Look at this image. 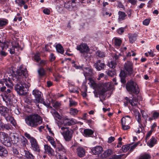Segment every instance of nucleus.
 Returning a JSON list of instances; mask_svg holds the SVG:
<instances>
[{
  "instance_id": "f257e3e1",
  "label": "nucleus",
  "mask_w": 159,
  "mask_h": 159,
  "mask_svg": "<svg viewBox=\"0 0 159 159\" xmlns=\"http://www.w3.org/2000/svg\"><path fill=\"white\" fill-rule=\"evenodd\" d=\"M28 76L26 68L23 65H20L16 71L12 74V80L17 83L15 87V90L20 95H24L27 93V88L24 81Z\"/></svg>"
},
{
  "instance_id": "f03ea898",
  "label": "nucleus",
  "mask_w": 159,
  "mask_h": 159,
  "mask_svg": "<svg viewBox=\"0 0 159 159\" xmlns=\"http://www.w3.org/2000/svg\"><path fill=\"white\" fill-rule=\"evenodd\" d=\"M25 121L28 126L35 128L42 123V119L38 114H33L26 116Z\"/></svg>"
},
{
  "instance_id": "7ed1b4c3",
  "label": "nucleus",
  "mask_w": 159,
  "mask_h": 159,
  "mask_svg": "<svg viewBox=\"0 0 159 159\" xmlns=\"http://www.w3.org/2000/svg\"><path fill=\"white\" fill-rule=\"evenodd\" d=\"M126 88L127 90L130 94H138L140 90L136 83L132 80L128 81L127 83Z\"/></svg>"
},
{
  "instance_id": "20e7f679",
  "label": "nucleus",
  "mask_w": 159,
  "mask_h": 159,
  "mask_svg": "<svg viewBox=\"0 0 159 159\" xmlns=\"http://www.w3.org/2000/svg\"><path fill=\"white\" fill-rule=\"evenodd\" d=\"M61 133L65 140L66 141H70L72 137L74 131L72 129H69V127H61Z\"/></svg>"
},
{
  "instance_id": "39448f33",
  "label": "nucleus",
  "mask_w": 159,
  "mask_h": 159,
  "mask_svg": "<svg viewBox=\"0 0 159 159\" xmlns=\"http://www.w3.org/2000/svg\"><path fill=\"white\" fill-rule=\"evenodd\" d=\"M0 140L2 143L7 147H10L12 145L11 141L8 134L4 132H0Z\"/></svg>"
},
{
  "instance_id": "423d86ee",
  "label": "nucleus",
  "mask_w": 159,
  "mask_h": 159,
  "mask_svg": "<svg viewBox=\"0 0 159 159\" xmlns=\"http://www.w3.org/2000/svg\"><path fill=\"white\" fill-rule=\"evenodd\" d=\"M124 67L127 75H131L133 73V64L131 61H127L124 65Z\"/></svg>"
},
{
  "instance_id": "0eeeda50",
  "label": "nucleus",
  "mask_w": 159,
  "mask_h": 159,
  "mask_svg": "<svg viewBox=\"0 0 159 159\" xmlns=\"http://www.w3.org/2000/svg\"><path fill=\"white\" fill-rule=\"evenodd\" d=\"M84 75L85 77H91L94 75L93 70L90 66L87 67L84 66L82 70Z\"/></svg>"
},
{
  "instance_id": "6e6552de",
  "label": "nucleus",
  "mask_w": 159,
  "mask_h": 159,
  "mask_svg": "<svg viewBox=\"0 0 159 159\" xmlns=\"http://www.w3.org/2000/svg\"><path fill=\"white\" fill-rule=\"evenodd\" d=\"M76 49L82 53L83 56H84V53L87 54L90 51V49L87 44L84 43L77 46Z\"/></svg>"
},
{
  "instance_id": "1a4fd4ad",
  "label": "nucleus",
  "mask_w": 159,
  "mask_h": 159,
  "mask_svg": "<svg viewBox=\"0 0 159 159\" xmlns=\"http://www.w3.org/2000/svg\"><path fill=\"white\" fill-rule=\"evenodd\" d=\"M13 136L14 139V140H13L14 141V143L16 144L18 142H20L23 146L25 147L28 143V141L27 139L23 136H21L20 138L16 136L15 135Z\"/></svg>"
},
{
  "instance_id": "9d476101",
  "label": "nucleus",
  "mask_w": 159,
  "mask_h": 159,
  "mask_svg": "<svg viewBox=\"0 0 159 159\" xmlns=\"http://www.w3.org/2000/svg\"><path fill=\"white\" fill-rule=\"evenodd\" d=\"M32 94L34 96L35 100L38 102H40V100L43 99L42 98V94L38 89H35L33 90Z\"/></svg>"
},
{
  "instance_id": "9b49d317",
  "label": "nucleus",
  "mask_w": 159,
  "mask_h": 159,
  "mask_svg": "<svg viewBox=\"0 0 159 159\" xmlns=\"http://www.w3.org/2000/svg\"><path fill=\"white\" fill-rule=\"evenodd\" d=\"M31 145V148L34 151L38 152H40V150L39 148V145H38L36 140L34 139L30 142Z\"/></svg>"
},
{
  "instance_id": "f8f14e48",
  "label": "nucleus",
  "mask_w": 159,
  "mask_h": 159,
  "mask_svg": "<svg viewBox=\"0 0 159 159\" xmlns=\"http://www.w3.org/2000/svg\"><path fill=\"white\" fill-rule=\"evenodd\" d=\"M1 96L3 100L6 102L7 105L11 104L13 97V95L12 94L5 93L4 95H1Z\"/></svg>"
},
{
  "instance_id": "ddd939ff",
  "label": "nucleus",
  "mask_w": 159,
  "mask_h": 159,
  "mask_svg": "<svg viewBox=\"0 0 159 159\" xmlns=\"http://www.w3.org/2000/svg\"><path fill=\"white\" fill-rule=\"evenodd\" d=\"M94 66L97 70L100 71L104 69L106 65L104 63L102 62L101 60H98L95 63Z\"/></svg>"
},
{
  "instance_id": "4468645a",
  "label": "nucleus",
  "mask_w": 159,
  "mask_h": 159,
  "mask_svg": "<svg viewBox=\"0 0 159 159\" xmlns=\"http://www.w3.org/2000/svg\"><path fill=\"white\" fill-rule=\"evenodd\" d=\"M2 119H0V131L1 129L2 130H12L13 127L12 126L9 124H5L2 121Z\"/></svg>"
},
{
  "instance_id": "2eb2a0df",
  "label": "nucleus",
  "mask_w": 159,
  "mask_h": 159,
  "mask_svg": "<svg viewBox=\"0 0 159 159\" xmlns=\"http://www.w3.org/2000/svg\"><path fill=\"white\" fill-rule=\"evenodd\" d=\"M4 116L7 122H10L13 126H16V123L13 117L9 115L8 114H6V115H4Z\"/></svg>"
},
{
  "instance_id": "dca6fc26",
  "label": "nucleus",
  "mask_w": 159,
  "mask_h": 159,
  "mask_svg": "<svg viewBox=\"0 0 159 159\" xmlns=\"http://www.w3.org/2000/svg\"><path fill=\"white\" fill-rule=\"evenodd\" d=\"M127 74V73L125 72V70H121L120 71L119 76L120 78L121 82L123 84L126 83V78Z\"/></svg>"
},
{
  "instance_id": "f3484780",
  "label": "nucleus",
  "mask_w": 159,
  "mask_h": 159,
  "mask_svg": "<svg viewBox=\"0 0 159 159\" xmlns=\"http://www.w3.org/2000/svg\"><path fill=\"white\" fill-rule=\"evenodd\" d=\"M92 152L95 155H98L103 151V148L101 146H97L92 149Z\"/></svg>"
},
{
  "instance_id": "a211bd4d",
  "label": "nucleus",
  "mask_w": 159,
  "mask_h": 159,
  "mask_svg": "<svg viewBox=\"0 0 159 159\" xmlns=\"http://www.w3.org/2000/svg\"><path fill=\"white\" fill-rule=\"evenodd\" d=\"M128 35L129 42L131 43H133L135 42L138 37V34L136 33L129 34Z\"/></svg>"
},
{
  "instance_id": "6ab92c4d",
  "label": "nucleus",
  "mask_w": 159,
  "mask_h": 159,
  "mask_svg": "<svg viewBox=\"0 0 159 159\" xmlns=\"http://www.w3.org/2000/svg\"><path fill=\"white\" fill-rule=\"evenodd\" d=\"M85 150L83 148L79 147L77 149V152L78 156L80 157H84L85 155Z\"/></svg>"
},
{
  "instance_id": "aec40b11",
  "label": "nucleus",
  "mask_w": 159,
  "mask_h": 159,
  "mask_svg": "<svg viewBox=\"0 0 159 159\" xmlns=\"http://www.w3.org/2000/svg\"><path fill=\"white\" fill-rule=\"evenodd\" d=\"M8 152L5 148L0 146V156L6 157L8 155Z\"/></svg>"
},
{
  "instance_id": "412c9836",
  "label": "nucleus",
  "mask_w": 159,
  "mask_h": 159,
  "mask_svg": "<svg viewBox=\"0 0 159 159\" xmlns=\"http://www.w3.org/2000/svg\"><path fill=\"white\" fill-rule=\"evenodd\" d=\"M38 76L41 79L44 77L46 75V72L44 69L43 67H40L38 70Z\"/></svg>"
},
{
  "instance_id": "4be33fe9",
  "label": "nucleus",
  "mask_w": 159,
  "mask_h": 159,
  "mask_svg": "<svg viewBox=\"0 0 159 159\" xmlns=\"http://www.w3.org/2000/svg\"><path fill=\"white\" fill-rule=\"evenodd\" d=\"M44 148L46 152L48 155H52L54 154L53 150L48 145H44Z\"/></svg>"
},
{
  "instance_id": "5701e85b",
  "label": "nucleus",
  "mask_w": 159,
  "mask_h": 159,
  "mask_svg": "<svg viewBox=\"0 0 159 159\" xmlns=\"http://www.w3.org/2000/svg\"><path fill=\"white\" fill-rule=\"evenodd\" d=\"M131 119L129 116L123 117L121 119V124H129L130 123Z\"/></svg>"
},
{
  "instance_id": "b1692460",
  "label": "nucleus",
  "mask_w": 159,
  "mask_h": 159,
  "mask_svg": "<svg viewBox=\"0 0 159 159\" xmlns=\"http://www.w3.org/2000/svg\"><path fill=\"white\" fill-rule=\"evenodd\" d=\"M11 45V43L9 41H7L2 43L1 47L2 50H5L7 49V48L9 49Z\"/></svg>"
},
{
  "instance_id": "393cba45",
  "label": "nucleus",
  "mask_w": 159,
  "mask_h": 159,
  "mask_svg": "<svg viewBox=\"0 0 159 159\" xmlns=\"http://www.w3.org/2000/svg\"><path fill=\"white\" fill-rule=\"evenodd\" d=\"M8 23V20L5 18H0V29L4 27Z\"/></svg>"
},
{
  "instance_id": "a878e982",
  "label": "nucleus",
  "mask_w": 159,
  "mask_h": 159,
  "mask_svg": "<svg viewBox=\"0 0 159 159\" xmlns=\"http://www.w3.org/2000/svg\"><path fill=\"white\" fill-rule=\"evenodd\" d=\"M4 80V83L9 88L12 89L13 86V84L10 78L8 77V79L6 78Z\"/></svg>"
},
{
  "instance_id": "bb28decb",
  "label": "nucleus",
  "mask_w": 159,
  "mask_h": 159,
  "mask_svg": "<svg viewBox=\"0 0 159 159\" xmlns=\"http://www.w3.org/2000/svg\"><path fill=\"white\" fill-rule=\"evenodd\" d=\"M118 18L119 21H120L124 20L127 16V14L123 11H119L118 12Z\"/></svg>"
},
{
  "instance_id": "cd10ccee",
  "label": "nucleus",
  "mask_w": 159,
  "mask_h": 159,
  "mask_svg": "<svg viewBox=\"0 0 159 159\" xmlns=\"http://www.w3.org/2000/svg\"><path fill=\"white\" fill-rule=\"evenodd\" d=\"M15 2L20 7H22L23 6L25 9H26L28 8V6L27 5L25 4V2L24 0H16Z\"/></svg>"
},
{
  "instance_id": "c85d7f7f",
  "label": "nucleus",
  "mask_w": 159,
  "mask_h": 159,
  "mask_svg": "<svg viewBox=\"0 0 159 159\" xmlns=\"http://www.w3.org/2000/svg\"><path fill=\"white\" fill-rule=\"evenodd\" d=\"M94 131L89 129H85L84 130V135L85 137H91L93 134Z\"/></svg>"
},
{
  "instance_id": "c756f323",
  "label": "nucleus",
  "mask_w": 159,
  "mask_h": 159,
  "mask_svg": "<svg viewBox=\"0 0 159 159\" xmlns=\"http://www.w3.org/2000/svg\"><path fill=\"white\" fill-rule=\"evenodd\" d=\"M77 123L76 120L73 118H71L69 121L64 123V125L71 126Z\"/></svg>"
},
{
  "instance_id": "7c9ffc66",
  "label": "nucleus",
  "mask_w": 159,
  "mask_h": 159,
  "mask_svg": "<svg viewBox=\"0 0 159 159\" xmlns=\"http://www.w3.org/2000/svg\"><path fill=\"white\" fill-rule=\"evenodd\" d=\"M25 157L27 159H34V157L29 151L24 150Z\"/></svg>"
},
{
  "instance_id": "2f4dec72",
  "label": "nucleus",
  "mask_w": 159,
  "mask_h": 159,
  "mask_svg": "<svg viewBox=\"0 0 159 159\" xmlns=\"http://www.w3.org/2000/svg\"><path fill=\"white\" fill-rule=\"evenodd\" d=\"M141 113L142 114L143 117L145 120V122L143 123V124L144 125L145 127H146V125L147 123V118L148 117V115L146 111L143 110H141Z\"/></svg>"
},
{
  "instance_id": "473e14b6",
  "label": "nucleus",
  "mask_w": 159,
  "mask_h": 159,
  "mask_svg": "<svg viewBox=\"0 0 159 159\" xmlns=\"http://www.w3.org/2000/svg\"><path fill=\"white\" fill-rule=\"evenodd\" d=\"M57 51L59 53L63 54L64 52V50L61 44H57L56 47Z\"/></svg>"
},
{
  "instance_id": "72a5a7b5",
  "label": "nucleus",
  "mask_w": 159,
  "mask_h": 159,
  "mask_svg": "<svg viewBox=\"0 0 159 159\" xmlns=\"http://www.w3.org/2000/svg\"><path fill=\"white\" fill-rule=\"evenodd\" d=\"M20 47L19 44L18 43L16 44V45L15 46H12L11 48H10L8 50L9 51L10 53L11 54H13L15 53V48H19Z\"/></svg>"
},
{
  "instance_id": "f704fd0d",
  "label": "nucleus",
  "mask_w": 159,
  "mask_h": 159,
  "mask_svg": "<svg viewBox=\"0 0 159 159\" xmlns=\"http://www.w3.org/2000/svg\"><path fill=\"white\" fill-rule=\"evenodd\" d=\"M8 110L6 107L3 106H0V113H1L3 116L4 115L7 114Z\"/></svg>"
},
{
  "instance_id": "c9c22d12",
  "label": "nucleus",
  "mask_w": 159,
  "mask_h": 159,
  "mask_svg": "<svg viewBox=\"0 0 159 159\" xmlns=\"http://www.w3.org/2000/svg\"><path fill=\"white\" fill-rule=\"evenodd\" d=\"M79 111L75 108H71L70 110V114L73 116H75L77 115Z\"/></svg>"
},
{
  "instance_id": "e433bc0d",
  "label": "nucleus",
  "mask_w": 159,
  "mask_h": 159,
  "mask_svg": "<svg viewBox=\"0 0 159 159\" xmlns=\"http://www.w3.org/2000/svg\"><path fill=\"white\" fill-rule=\"evenodd\" d=\"M48 141H49L51 144L54 147H55L56 143L54 140L53 138L49 135H48L47 137Z\"/></svg>"
},
{
  "instance_id": "4c0bfd02",
  "label": "nucleus",
  "mask_w": 159,
  "mask_h": 159,
  "mask_svg": "<svg viewBox=\"0 0 159 159\" xmlns=\"http://www.w3.org/2000/svg\"><path fill=\"white\" fill-rule=\"evenodd\" d=\"M41 103H42L44 105L46 106L47 107H49L50 108H52L51 106H50V103L49 101H44V99H42L40 100V102Z\"/></svg>"
},
{
  "instance_id": "58836bf2",
  "label": "nucleus",
  "mask_w": 159,
  "mask_h": 159,
  "mask_svg": "<svg viewBox=\"0 0 159 159\" xmlns=\"http://www.w3.org/2000/svg\"><path fill=\"white\" fill-rule=\"evenodd\" d=\"M151 158V155L149 154L145 153L140 156L139 159H149Z\"/></svg>"
},
{
  "instance_id": "ea45409f",
  "label": "nucleus",
  "mask_w": 159,
  "mask_h": 159,
  "mask_svg": "<svg viewBox=\"0 0 159 159\" xmlns=\"http://www.w3.org/2000/svg\"><path fill=\"white\" fill-rule=\"evenodd\" d=\"M156 140L154 137H152L151 139L150 143L148 144V145L150 147H152L154 144H155Z\"/></svg>"
},
{
  "instance_id": "a19ab883",
  "label": "nucleus",
  "mask_w": 159,
  "mask_h": 159,
  "mask_svg": "<svg viewBox=\"0 0 159 159\" xmlns=\"http://www.w3.org/2000/svg\"><path fill=\"white\" fill-rule=\"evenodd\" d=\"M116 72L114 69L111 70H109L107 73V74L109 76L113 77L116 75Z\"/></svg>"
},
{
  "instance_id": "79ce46f5",
  "label": "nucleus",
  "mask_w": 159,
  "mask_h": 159,
  "mask_svg": "<svg viewBox=\"0 0 159 159\" xmlns=\"http://www.w3.org/2000/svg\"><path fill=\"white\" fill-rule=\"evenodd\" d=\"M96 56H97L99 57H103L105 56V54L104 52H101L100 51H98L96 53Z\"/></svg>"
},
{
  "instance_id": "37998d69",
  "label": "nucleus",
  "mask_w": 159,
  "mask_h": 159,
  "mask_svg": "<svg viewBox=\"0 0 159 159\" xmlns=\"http://www.w3.org/2000/svg\"><path fill=\"white\" fill-rule=\"evenodd\" d=\"M130 144L129 145H124L122 146V151L124 152H125L128 150L130 148Z\"/></svg>"
},
{
  "instance_id": "c03bdc74",
  "label": "nucleus",
  "mask_w": 159,
  "mask_h": 159,
  "mask_svg": "<svg viewBox=\"0 0 159 159\" xmlns=\"http://www.w3.org/2000/svg\"><path fill=\"white\" fill-rule=\"evenodd\" d=\"M112 153V151L110 149H108L105 151L103 154L104 156L107 157L111 155Z\"/></svg>"
},
{
  "instance_id": "a18cd8bd",
  "label": "nucleus",
  "mask_w": 159,
  "mask_h": 159,
  "mask_svg": "<svg viewBox=\"0 0 159 159\" xmlns=\"http://www.w3.org/2000/svg\"><path fill=\"white\" fill-rule=\"evenodd\" d=\"M136 98L135 97H133L132 100L129 99L128 101L129 103L131 106H136L137 104L136 103H135L134 102H133V101H135V102H137L138 101V100L137 99H135Z\"/></svg>"
},
{
  "instance_id": "49530a36",
  "label": "nucleus",
  "mask_w": 159,
  "mask_h": 159,
  "mask_svg": "<svg viewBox=\"0 0 159 159\" xmlns=\"http://www.w3.org/2000/svg\"><path fill=\"white\" fill-rule=\"evenodd\" d=\"M57 151L58 152H65V149L64 147L61 145H59L57 149Z\"/></svg>"
},
{
  "instance_id": "de8ad7c7",
  "label": "nucleus",
  "mask_w": 159,
  "mask_h": 159,
  "mask_svg": "<svg viewBox=\"0 0 159 159\" xmlns=\"http://www.w3.org/2000/svg\"><path fill=\"white\" fill-rule=\"evenodd\" d=\"M116 66V63L114 61H111L108 63V66L114 69Z\"/></svg>"
},
{
  "instance_id": "09e8293b",
  "label": "nucleus",
  "mask_w": 159,
  "mask_h": 159,
  "mask_svg": "<svg viewBox=\"0 0 159 159\" xmlns=\"http://www.w3.org/2000/svg\"><path fill=\"white\" fill-rule=\"evenodd\" d=\"M122 41L121 40L116 39H115V44L116 47H119L120 46Z\"/></svg>"
},
{
  "instance_id": "8fccbe9b",
  "label": "nucleus",
  "mask_w": 159,
  "mask_h": 159,
  "mask_svg": "<svg viewBox=\"0 0 159 159\" xmlns=\"http://www.w3.org/2000/svg\"><path fill=\"white\" fill-rule=\"evenodd\" d=\"M125 30V28L121 27L119 28L118 29H117L116 31V32L118 34L120 35H121L124 32Z\"/></svg>"
},
{
  "instance_id": "3c124183",
  "label": "nucleus",
  "mask_w": 159,
  "mask_h": 159,
  "mask_svg": "<svg viewBox=\"0 0 159 159\" xmlns=\"http://www.w3.org/2000/svg\"><path fill=\"white\" fill-rule=\"evenodd\" d=\"M34 58L37 62H39V61L41 60L39 54V53L36 54L34 57Z\"/></svg>"
},
{
  "instance_id": "603ef678",
  "label": "nucleus",
  "mask_w": 159,
  "mask_h": 159,
  "mask_svg": "<svg viewBox=\"0 0 159 159\" xmlns=\"http://www.w3.org/2000/svg\"><path fill=\"white\" fill-rule=\"evenodd\" d=\"M139 142H138L137 143H136L133 145H132L131 147H130L129 151L130 152H132L135 148L139 145Z\"/></svg>"
},
{
  "instance_id": "864d4df0",
  "label": "nucleus",
  "mask_w": 159,
  "mask_h": 159,
  "mask_svg": "<svg viewBox=\"0 0 159 159\" xmlns=\"http://www.w3.org/2000/svg\"><path fill=\"white\" fill-rule=\"evenodd\" d=\"M24 135L26 137L30 140V142L35 139L33 137H31L29 134L27 133H24Z\"/></svg>"
},
{
  "instance_id": "5fc2aeb1",
  "label": "nucleus",
  "mask_w": 159,
  "mask_h": 159,
  "mask_svg": "<svg viewBox=\"0 0 159 159\" xmlns=\"http://www.w3.org/2000/svg\"><path fill=\"white\" fill-rule=\"evenodd\" d=\"M106 91V89L105 88H103L99 92L98 94L99 96H103Z\"/></svg>"
},
{
  "instance_id": "6e6d98bb",
  "label": "nucleus",
  "mask_w": 159,
  "mask_h": 159,
  "mask_svg": "<svg viewBox=\"0 0 159 159\" xmlns=\"http://www.w3.org/2000/svg\"><path fill=\"white\" fill-rule=\"evenodd\" d=\"M137 116H138L137 118V120L138 122V123L140 124V125L141 126H142V125H143L142 124V120L141 119V115L140 114H139L137 115Z\"/></svg>"
},
{
  "instance_id": "4d7b16f0",
  "label": "nucleus",
  "mask_w": 159,
  "mask_h": 159,
  "mask_svg": "<svg viewBox=\"0 0 159 159\" xmlns=\"http://www.w3.org/2000/svg\"><path fill=\"white\" fill-rule=\"evenodd\" d=\"M71 3L70 1H68L65 2L64 4V6L65 8L69 9L70 8L71 4Z\"/></svg>"
},
{
  "instance_id": "13d9d810",
  "label": "nucleus",
  "mask_w": 159,
  "mask_h": 159,
  "mask_svg": "<svg viewBox=\"0 0 159 159\" xmlns=\"http://www.w3.org/2000/svg\"><path fill=\"white\" fill-rule=\"evenodd\" d=\"M159 116V113L157 111H154L152 114V117L154 120L157 119Z\"/></svg>"
},
{
  "instance_id": "bf43d9fd",
  "label": "nucleus",
  "mask_w": 159,
  "mask_h": 159,
  "mask_svg": "<svg viewBox=\"0 0 159 159\" xmlns=\"http://www.w3.org/2000/svg\"><path fill=\"white\" fill-rule=\"evenodd\" d=\"M77 105V103L74 101L70 100V101L69 106L70 107L75 106Z\"/></svg>"
},
{
  "instance_id": "052dcab7",
  "label": "nucleus",
  "mask_w": 159,
  "mask_h": 159,
  "mask_svg": "<svg viewBox=\"0 0 159 159\" xmlns=\"http://www.w3.org/2000/svg\"><path fill=\"white\" fill-rule=\"evenodd\" d=\"M122 125V128L124 130H127L130 128V127L129 126V124H121Z\"/></svg>"
},
{
  "instance_id": "680f3d73",
  "label": "nucleus",
  "mask_w": 159,
  "mask_h": 159,
  "mask_svg": "<svg viewBox=\"0 0 159 159\" xmlns=\"http://www.w3.org/2000/svg\"><path fill=\"white\" fill-rule=\"evenodd\" d=\"M150 19H145L143 21V25H149L150 22Z\"/></svg>"
},
{
  "instance_id": "e2e57ef3",
  "label": "nucleus",
  "mask_w": 159,
  "mask_h": 159,
  "mask_svg": "<svg viewBox=\"0 0 159 159\" xmlns=\"http://www.w3.org/2000/svg\"><path fill=\"white\" fill-rule=\"evenodd\" d=\"M145 127L144 126V125H142V126H141L140 125H139V128L138 130H137V132L138 133H140L141 132H142L143 129H144V127Z\"/></svg>"
},
{
  "instance_id": "0e129e2a",
  "label": "nucleus",
  "mask_w": 159,
  "mask_h": 159,
  "mask_svg": "<svg viewBox=\"0 0 159 159\" xmlns=\"http://www.w3.org/2000/svg\"><path fill=\"white\" fill-rule=\"evenodd\" d=\"M122 155H114L112 156L111 159H121V157H122Z\"/></svg>"
},
{
  "instance_id": "69168bd1",
  "label": "nucleus",
  "mask_w": 159,
  "mask_h": 159,
  "mask_svg": "<svg viewBox=\"0 0 159 159\" xmlns=\"http://www.w3.org/2000/svg\"><path fill=\"white\" fill-rule=\"evenodd\" d=\"M43 13L46 15H49L50 13V11L49 9L48 8H45L43 10Z\"/></svg>"
},
{
  "instance_id": "338daca9",
  "label": "nucleus",
  "mask_w": 159,
  "mask_h": 159,
  "mask_svg": "<svg viewBox=\"0 0 159 159\" xmlns=\"http://www.w3.org/2000/svg\"><path fill=\"white\" fill-rule=\"evenodd\" d=\"M47 60H42L39 62V64L42 66H43L45 65L47 63Z\"/></svg>"
},
{
  "instance_id": "774afa93",
  "label": "nucleus",
  "mask_w": 159,
  "mask_h": 159,
  "mask_svg": "<svg viewBox=\"0 0 159 159\" xmlns=\"http://www.w3.org/2000/svg\"><path fill=\"white\" fill-rule=\"evenodd\" d=\"M73 66L75 67L76 69H81L82 70L83 67H84V65H82L81 66H78L77 64H75L73 65Z\"/></svg>"
}]
</instances>
